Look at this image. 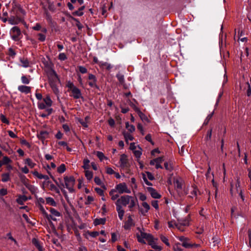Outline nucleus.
<instances>
[{
	"label": "nucleus",
	"instance_id": "nucleus-1",
	"mask_svg": "<svg viewBox=\"0 0 251 251\" xmlns=\"http://www.w3.org/2000/svg\"><path fill=\"white\" fill-rule=\"evenodd\" d=\"M137 203V200L130 195H123L119 198L115 202L116 211L120 220H123L125 214L123 206H128L130 211H133L134 208Z\"/></svg>",
	"mask_w": 251,
	"mask_h": 251
},
{
	"label": "nucleus",
	"instance_id": "nucleus-2",
	"mask_svg": "<svg viewBox=\"0 0 251 251\" xmlns=\"http://www.w3.org/2000/svg\"><path fill=\"white\" fill-rule=\"evenodd\" d=\"M244 188L241 186L240 180L239 177H236L235 178V182H232L230 184V194L232 196H236L238 195L242 201H244L245 198L243 195V191Z\"/></svg>",
	"mask_w": 251,
	"mask_h": 251
},
{
	"label": "nucleus",
	"instance_id": "nucleus-3",
	"mask_svg": "<svg viewBox=\"0 0 251 251\" xmlns=\"http://www.w3.org/2000/svg\"><path fill=\"white\" fill-rule=\"evenodd\" d=\"M67 86L68 88V91L71 92V97H73L75 99H78L82 98L80 90L75 86L73 83L70 81L68 82L67 83Z\"/></svg>",
	"mask_w": 251,
	"mask_h": 251
},
{
	"label": "nucleus",
	"instance_id": "nucleus-4",
	"mask_svg": "<svg viewBox=\"0 0 251 251\" xmlns=\"http://www.w3.org/2000/svg\"><path fill=\"white\" fill-rule=\"evenodd\" d=\"M115 188L120 194L124 193L130 194L131 192L130 189L128 187L127 185L125 182H122L116 184Z\"/></svg>",
	"mask_w": 251,
	"mask_h": 251
},
{
	"label": "nucleus",
	"instance_id": "nucleus-5",
	"mask_svg": "<svg viewBox=\"0 0 251 251\" xmlns=\"http://www.w3.org/2000/svg\"><path fill=\"white\" fill-rule=\"evenodd\" d=\"M10 34L12 39L15 41H19L22 36L20 29L16 26L11 29Z\"/></svg>",
	"mask_w": 251,
	"mask_h": 251
},
{
	"label": "nucleus",
	"instance_id": "nucleus-6",
	"mask_svg": "<svg viewBox=\"0 0 251 251\" xmlns=\"http://www.w3.org/2000/svg\"><path fill=\"white\" fill-rule=\"evenodd\" d=\"M64 181L65 183L66 187L68 189L70 192L74 191V185L75 183V179L73 176H66L64 177Z\"/></svg>",
	"mask_w": 251,
	"mask_h": 251
},
{
	"label": "nucleus",
	"instance_id": "nucleus-7",
	"mask_svg": "<svg viewBox=\"0 0 251 251\" xmlns=\"http://www.w3.org/2000/svg\"><path fill=\"white\" fill-rule=\"evenodd\" d=\"M47 75L50 85L51 83L56 84L59 82V79L58 77V76L57 75V74L52 69H49L47 71Z\"/></svg>",
	"mask_w": 251,
	"mask_h": 251
},
{
	"label": "nucleus",
	"instance_id": "nucleus-8",
	"mask_svg": "<svg viewBox=\"0 0 251 251\" xmlns=\"http://www.w3.org/2000/svg\"><path fill=\"white\" fill-rule=\"evenodd\" d=\"M120 167L121 170L127 169L129 165L127 156L126 154H122L120 156L119 160Z\"/></svg>",
	"mask_w": 251,
	"mask_h": 251
},
{
	"label": "nucleus",
	"instance_id": "nucleus-9",
	"mask_svg": "<svg viewBox=\"0 0 251 251\" xmlns=\"http://www.w3.org/2000/svg\"><path fill=\"white\" fill-rule=\"evenodd\" d=\"M152 236L151 234L144 232L141 231L139 234H137L138 241L143 244L146 243L145 241L148 242L149 240H151Z\"/></svg>",
	"mask_w": 251,
	"mask_h": 251
},
{
	"label": "nucleus",
	"instance_id": "nucleus-10",
	"mask_svg": "<svg viewBox=\"0 0 251 251\" xmlns=\"http://www.w3.org/2000/svg\"><path fill=\"white\" fill-rule=\"evenodd\" d=\"M178 240L182 242V246L185 248H191V243L190 239L185 236L177 237Z\"/></svg>",
	"mask_w": 251,
	"mask_h": 251
},
{
	"label": "nucleus",
	"instance_id": "nucleus-11",
	"mask_svg": "<svg viewBox=\"0 0 251 251\" xmlns=\"http://www.w3.org/2000/svg\"><path fill=\"white\" fill-rule=\"evenodd\" d=\"M150 209V206L147 202H143L141 204V207L139 208L141 214L145 216Z\"/></svg>",
	"mask_w": 251,
	"mask_h": 251
},
{
	"label": "nucleus",
	"instance_id": "nucleus-12",
	"mask_svg": "<svg viewBox=\"0 0 251 251\" xmlns=\"http://www.w3.org/2000/svg\"><path fill=\"white\" fill-rule=\"evenodd\" d=\"M163 157H157L154 159L151 160L150 161V164L151 165H155L156 169L162 168L161 164L163 161Z\"/></svg>",
	"mask_w": 251,
	"mask_h": 251
},
{
	"label": "nucleus",
	"instance_id": "nucleus-13",
	"mask_svg": "<svg viewBox=\"0 0 251 251\" xmlns=\"http://www.w3.org/2000/svg\"><path fill=\"white\" fill-rule=\"evenodd\" d=\"M134 226V223L132 218L131 216H128L127 220L123 226L124 228L126 230H129L131 227Z\"/></svg>",
	"mask_w": 251,
	"mask_h": 251
},
{
	"label": "nucleus",
	"instance_id": "nucleus-14",
	"mask_svg": "<svg viewBox=\"0 0 251 251\" xmlns=\"http://www.w3.org/2000/svg\"><path fill=\"white\" fill-rule=\"evenodd\" d=\"M88 79L90 80L89 82V85L91 87L99 88V87L97 84V78L95 75L93 74H89L88 75Z\"/></svg>",
	"mask_w": 251,
	"mask_h": 251
},
{
	"label": "nucleus",
	"instance_id": "nucleus-15",
	"mask_svg": "<svg viewBox=\"0 0 251 251\" xmlns=\"http://www.w3.org/2000/svg\"><path fill=\"white\" fill-rule=\"evenodd\" d=\"M76 1H77L80 5L82 4L84 2L83 0H71V2L67 3V6L70 10H72L75 7H77Z\"/></svg>",
	"mask_w": 251,
	"mask_h": 251
},
{
	"label": "nucleus",
	"instance_id": "nucleus-16",
	"mask_svg": "<svg viewBox=\"0 0 251 251\" xmlns=\"http://www.w3.org/2000/svg\"><path fill=\"white\" fill-rule=\"evenodd\" d=\"M147 190L151 194V197L154 199H160L161 197L157 191L152 187H148Z\"/></svg>",
	"mask_w": 251,
	"mask_h": 251
},
{
	"label": "nucleus",
	"instance_id": "nucleus-17",
	"mask_svg": "<svg viewBox=\"0 0 251 251\" xmlns=\"http://www.w3.org/2000/svg\"><path fill=\"white\" fill-rule=\"evenodd\" d=\"M109 194L111 200L113 201L118 200L120 194L118 193V191L115 188L111 189Z\"/></svg>",
	"mask_w": 251,
	"mask_h": 251
},
{
	"label": "nucleus",
	"instance_id": "nucleus-18",
	"mask_svg": "<svg viewBox=\"0 0 251 251\" xmlns=\"http://www.w3.org/2000/svg\"><path fill=\"white\" fill-rule=\"evenodd\" d=\"M148 243L152 249L158 251H161L162 250V247L156 245L152 236L151 237V240H149Z\"/></svg>",
	"mask_w": 251,
	"mask_h": 251
},
{
	"label": "nucleus",
	"instance_id": "nucleus-19",
	"mask_svg": "<svg viewBox=\"0 0 251 251\" xmlns=\"http://www.w3.org/2000/svg\"><path fill=\"white\" fill-rule=\"evenodd\" d=\"M18 90L21 93L28 94L31 92V87L25 85H20L18 87Z\"/></svg>",
	"mask_w": 251,
	"mask_h": 251
},
{
	"label": "nucleus",
	"instance_id": "nucleus-20",
	"mask_svg": "<svg viewBox=\"0 0 251 251\" xmlns=\"http://www.w3.org/2000/svg\"><path fill=\"white\" fill-rule=\"evenodd\" d=\"M131 133L126 131L123 132L125 141L127 144L128 143L129 141H133L134 140V137Z\"/></svg>",
	"mask_w": 251,
	"mask_h": 251
},
{
	"label": "nucleus",
	"instance_id": "nucleus-21",
	"mask_svg": "<svg viewBox=\"0 0 251 251\" xmlns=\"http://www.w3.org/2000/svg\"><path fill=\"white\" fill-rule=\"evenodd\" d=\"M21 22V18L17 17H15L14 16H11L8 19V22L10 24L14 25H18Z\"/></svg>",
	"mask_w": 251,
	"mask_h": 251
},
{
	"label": "nucleus",
	"instance_id": "nucleus-22",
	"mask_svg": "<svg viewBox=\"0 0 251 251\" xmlns=\"http://www.w3.org/2000/svg\"><path fill=\"white\" fill-rule=\"evenodd\" d=\"M50 212L51 213L52 215H48L47 217L48 218L50 219V218L53 221H56V219L53 217V216L59 217L60 216V214L59 212H58L57 211H56L55 209L51 208L50 209Z\"/></svg>",
	"mask_w": 251,
	"mask_h": 251
},
{
	"label": "nucleus",
	"instance_id": "nucleus-23",
	"mask_svg": "<svg viewBox=\"0 0 251 251\" xmlns=\"http://www.w3.org/2000/svg\"><path fill=\"white\" fill-rule=\"evenodd\" d=\"M38 138L42 140H44L49 137V132L46 130H41L37 135Z\"/></svg>",
	"mask_w": 251,
	"mask_h": 251
},
{
	"label": "nucleus",
	"instance_id": "nucleus-24",
	"mask_svg": "<svg viewBox=\"0 0 251 251\" xmlns=\"http://www.w3.org/2000/svg\"><path fill=\"white\" fill-rule=\"evenodd\" d=\"M85 8V6L83 5L81 6L80 7H79L78 10L74 11L72 13V14L74 16H81L83 15V10Z\"/></svg>",
	"mask_w": 251,
	"mask_h": 251
},
{
	"label": "nucleus",
	"instance_id": "nucleus-25",
	"mask_svg": "<svg viewBox=\"0 0 251 251\" xmlns=\"http://www.w3.org/2000/svg\"><path fill=\"white\" fill-rule=\"evenodd\" d=\"M32 243L38 249L39 251H44V249L41 245L40 242L35 238H33L32 240Z\"/></svg>",
	"mask_w": 251,
	"mask_h": 251
},
{
	"label": "nucleus",
	"instance_id": "nucleus-26",
	"mask_svg": "<svg viewBox=\"0 0 251 251\" xmlns=\"http://www.w3.org/2000/svg\"><path fill=\"white\" fill-rule=\"evenodd\" d=\"M174 184L177 190H181L182 188L183 181L181 179H176L174 181Z\"/></svg>",
	"mask_w": 251,
	"mask_h": 251
},
{
	"label": "nucleus",
	"instance_id": "nucleus-27",
	"mask_svg": "<svg viewBox=\"0 0 251 251\" xmlns=\"http://www.w3.org/2000/svg\"><path fill=\"white\" fill-rule=\"evenodd\" d=\"M33 175L39 179H44L45 180H48L49 179V177L47 175H44L40 174L36 171L33 172Z\"/></svg>",
	"mask_w": 251,
	"mask_h": 251
},
{
	"label": "nucleus",
	"instance_id": "nucleus-28",
	"mask_svg": "<svg viewBox=\"0 0 251 251\" xmlns=\"http://www.w3.org/2000/svg\"><path fill=\"white\" fill-rule=\"evenodd\" d=\"M106 222L105 218H96L94 221L95 226H98L100 225H104Z\"/></svg>",
	"mask_w": 251,
	"mask_h": 251
},
{
	"label": "nucleus",
	"instance_id": "nucleus-29",
	"mask_svg": "<svg viewBox=\"0 0 251 251\" xmlns=\"http://www.w3.org/2000/svg\"><path fill=\"white\" fill-rule=\"evenodd\" d=\"M83 164L82 168L84 169V171L89 170L91 165H90V160L88 159H84Z\"/></svg>",
	"mask_w": 251,
	"mask_h": 251
},
{
	"label": "nucleus",
	"instance_id": "nucleus-30",
	"mask_svg": "<svg viewBox=\"0 0 251 251\" xmlns=\"http://www.w3.org/2000/svg\"><path fill=\"white\" fill-rule=\"evenodd\" d=\"M99 66L101 68H105L107 70H110L112 68V66L110 64L108 63L107 62L103 61L100 62Z\"/></svg>",
	"mask_w": 251,
	"mask_h": 251
},
{
	"label": "nucleus",
	"instance_id": "nucleus-31",
	"mask_svg": "<svg viewBox=\"0 0 251 251\" xmlns=\"http://www.w3.org/2000/svg\"><path fill=\"white\" fill-rule=\"evenodd\" d=\"M32 29L37 31L41 30V31L45 34L47 31V29L46 28H42L41 25L39 23H37L35 26L32 27Z\"/></svg>",
	"mask_w": 251,
	"mask_h": 251
},
{
	"label": "nucleus",
	"instance_id": "nucleus-32",
	"mask_svg": "<svg viewBox=\"0 0 251 251\" xmlns=\"http://www.w3.org/2000/svg\"><path fill=\"white\" fill-rule=\"evenodd\" d=\"M85 176L88 181H90L93 177V173L89 170L84 171Z\"/></svg>",
	"mask_w": 251,
	"mask_h": 251
},
{
	"label": "nucleus",
	"instance_id": "nucleus-33",
	"mask_svg": "<svg viewBox=\"0 0 251 251\" xmlns=\"http://www.w3.org/2000/svg\"><path fill=\"white\" fill-rule=\"evenodd\" d=\"M57 83L54 84L53 83H51V87L52 88V89L54 92V93L57 96V99L59 100V90L57 87L56 85Z\"/></svg>",
	"mask_w": 251,
	"mask_h": 251
},
{
	"label": "nucleus",
	"instance_id": "nucleus-34",
	"mask_svg": "<svg viewBox=\"0 0 251 251\" xmlns=\"http://www.w3.org/2000/svg\"><path fill=\"white\" fill-rule=\"evenodd\" d=\"M89 118V117L88 116H86L84 120L82 119H79L78 122L84 128H86L88 127L87 123H88Z\"/></svg>",
	"mask_w": 251,
	"mask_h": 251
},
{
	"label": "nucleus",
	"instance_id": "nucleus-35",
	"mask_svg": "<svg viewBox=\"0 0 251 251\" xmlns=\"http://www.w3.org/2000/svg\"><path fill=\"white\" fill-rule=\"evenodd\" d=\"M96 155L100 161H102L104 159L108 160V159L107 157L104 155L103 152L100 151H97L96 152Z\"/></svg>",
	"mask_w": 251,
	"mask_h": 251
},
{
	"label": "nucleus",
	"instance_id": "nucleus-36",
	"mask_svg": "<svg viewBox=\"0 0 251 251\" xmlns=\"http://www.w3.org/2000/svg\"><path fill=\"white\" fill-rule=\"evenodd\" d=\"M126 128L130 133H133L135 130V126L132 125H129L128 122L126 123Z\"/></svg>",
	"mask_w": 251,
	"mask_h": 251
},
{
	"label": "nucleus",
	"instance_id": "nucleus-37",
	"mask_svg": "<svg viewBox=\"0 0 251 251\" xmlns=\"http://www.w3.org/2000/svg\"><path fill=\"white\" fill-rule=\"evenodd\" d=\"M27 198L25 196H20L17 199V202L21 205L23 204V202L27 200Z\"/></svg>",
	"mask_w": 251,
	"mask_h": 251
},
{
	"label": "nucleus",
	"instance_id": "nucleus-38",
	"mask_svg": "<svg viewBox=\"0 0 251 251\" xmlns=\"http://www.w3.org/2000/svg\"><path fill=\"white\" fill-rule=\"evenodd\" d=\"M20 62L22 64V66L27 68L29 66V62L26 58H21Z\"/></svg>",
	"mask_w": 251,
	"mask_h": 251
},
{
	"label": "nucleus",
	"instance_id": "nucleus-39",
	"mask_svg": "<svg viewBox=\"0 0 251 251\" xmlns=\"http://www.w3.org/2000/svg\"><path fill=\"white\" fill-rule=\"evenodd\" d=\"M134 156L137 158H139L142 154V149L141 148L138 146V149L134 151L133 152Z\"/></svg>",
	"mask_w": 251,
	"mask_h": 251
},
{
	"label": "nucleus",
	"instance_id": "nucleus-40",
	"mask_svg": "<svg viewBox=\"0 0 251 251\" xmlns=\"http://www.w3.org/2000/svg\"><path fill=\"white\" fill-rule=\"evenodd\" d=\"M116 77L117 79H118L121 85H124V83L125 82V78L124 76L121 74H118L116 75Z\"/></svg>",
	"mask_w": 251,
	"mask_h": 251
},
{
	"label": "nucleus",
	"instance_id": "nucleus-41",
	"mask_svg": "<svg viewBox=\"0 0 251 251\" xmlns=\"http://www.w3.org/2000/svg\"><path fill=\"white\" fill-rule=\"evenodd\" d=\"M26 187L31 192L32 194H35L36 192L37 188L30 184L26 185Z\"/></svg>",
	"mask_w": 251,
	"mask_h": 251
},
{
	"label": "nucleus",
	"instance_id": "nucleus-42",
	"mask_svg": "<svg viewBox=\"0 0 251 251\" xmlns=\"http://www.w3.org/2000/svg\"><path fill=\"white\" fill-rule=\"evenodd\" d=\"M198 190L197 188L195 186H192L191 188V191L190 192L191 196L190 197L191 198H193L194 197H196L197 195V192Z\"/></svg>",
	"mask_w": 251,
	"mask_h": 251
},
{
	"label": "nucleus",
	"instance_id": "nucleus-43",
	"mask_svg": "<svg viewBox=\"0 0 251 251\" xmlns=\"http://www.w3.org/2000/svg\"><path fill=\"white\" fill-rule=\"evenodd\" d=\"M160 238L161 239V240L168 247H170V244L169 243V240H168V239L167 238V237L163 235H161L160 236Z\"/></svg>",
	"mask_w": 251,
	"mask_h": 251
},
{
	"label": "nucleus",
	"instance_id": "nucleus-44",
	"mask_svg": "<svg viewBox=\"0 0 251 251\" xmlns=\"http://www.w3.org/2000/svg\"><path fill=\"white\" fill-rule=\"evenodd\" d=\"M44 101L48 106H50L51 105L52 101L49 96H47L44 99Z\"/></svg>",
	"mask_w": 251,
	"mask_h": 251
},
{
	"label": "nucleus",
	"instance_id": "nucleus-45",
	"mask_svg": "<svg viewBox=\"0 0 251 251\" xmlns=\"http://www.w3.org/2000/svg\"><path fill=\"white\" fill-rule=\"evenodd\" d=\"M10 179L9 175L8 173H4L1 175V181L5 182Z\"/></svg>",
	"mask_w": 251,
	"mask_h": 251
},
{
	"label": "nucleus",
	"instance_id": "nucleus-46",
	"mask_svg": "<svg viewBox=\"0 0 251 251\" xmlns=\"http://www.w3.org/2000/svg\"><path fill=\"white\" fill-rule=\"evenodd\" d=\"M25 163L27 164L31 168H33L36 165L35 163L33 162L31 159L30 158H26L25 159Z\"/></svg>",
	"mask_w": 251,
	"mask_h": 251
},
{
	"label": "nucleus",
	"instance_id": "nucleus-47",
	"mask_svg": "<svg viewBox=\"0 0 251 251\" xmlns=\"http://www.w3.org/2000/svg\"><path fill=\"white\" fill-rule=\"evenodd\" d=\"M182 245L179 243H176L173 247L174 251H182V249L181 248Z\"/></svg>",
	"mask_w": 251,
	"mask_h": 251
},
{
	"label": "nucleus",
	"instance_id": "nucleus-48",
	"mask_svg": "<svg viewBox=\"0 0 251 251\" xmlns=\"http://www.w3.org/2000/svg\"><path fill=\"white\" fill-rule=\"evenodd\" d=\"M21 80L23 84H28L30 82L29 79L25 75H23L21 77Z\"/></svg>",
	"mask_w": 251,
	"mask_h": 251
},
{
	"label": "nucleus",
	"instance_id": "nucleus-49",
	"mask_svg": "<svg viewBox=\"0 0 251 251\" xmlns=\"http://www.w3.org/2000/svg\"><path fill=\"white\" fill-rule=\"evenodd\" d=\"M1 161L3 165H6L11 162V160L7 156H4Z\"/></svg>",
	"mask_w": 251,
	"mask_h": 251
},
{
	"label": "nucleus",
	"instance_id": "nucleus-50",
	"mask_svg": "<svg viewBox=\"0 0 251 251\" xmlns=\"http://www.w3.org/2000/svg\"><path fill=\"white\" fill-rule=\"evenodd\" d=\"M38 36V40L41 42H44L46 40V35L44 33H38L37 34Z\"/></svg>",
	"mask_w": 251,
	"mask_h": 251
},
{
	"label": "nucleus",
	"instance_id": "nucleus-51",
	"mask_svg": "<svg viewBox=\"0 0 251 251\" xmlns=\"http://www.w3.org/2000/svg\"><path fill=\"white\" fill-rule=\"evenodd\" d=\"M168 224L169 228H175L178 226V224H176V223L173 221L168 222Z\"/></svg>",
	"mask_w": 251,
	"mask_h": 251
},
{
	"label": "nucleus",
	"instance_id": "nucleus-52",
	"mask_svg": "<svg viewBox=\"0 0 251 251\" xmlns=\"http://www.w3.org/2000/svg\"><path fill=\"white\" fill-rule=\"evenodd\" d=\"M0 119L1 121L4 124H6L7 125L9 124V121L7 119V118L2 114H1L0 115Z\"/></svg>",
	"mask_w": 251,
	"mask_h": 251
},
{
	"label": "nucleus",
	"instance_id": "nucleus-53",
	"mask_svg": "<svg viewBox=\"0 0 251 251\" xmlns=\"http://www.w3.org/2000/svg\"><path fill=\"white\" fill-rule=\"evenodd\" d=\"M78 69L79 70V71L81 74H86L87 72V69L84 66H78Z\"/></svg>",
	"mask_w": 251,
	"mask_h": 251
},
{
	"label": "nucleus",
	"instance_id": "nucleus-54",
	"mask_svg": "<svg viewBox=\"0 0 251 251\" xmlns=\"http://www.w3.org/2000/svg\"><path fill=\"white\" fill-rule=\"evenodd\" d=\"M94 200V198L92 196H88L87 197V199L86 201L85 202V204L86 205L90 204L92 201Z\"/></svg>",
	"mask_w": 251,
	"mask_h": 251
},
{
	"label": "nucleus",
	"instance_id": "nucleus-55",
	"mask_svg": "<svg viewBox=\"0 0 251 251\" xmlns=\"http://www.w3.org/2000/svg\"><path fill=\"white\" fill-rule=\"evenodd\" d=\"M46 202L47 203L50 204L51 205H55V202L54 200L50 197L47 198L46 199Z\"/></svg>",
	"mask_w": 251,
	"mask_h": 251
},
{
	"label": "nucleus",
	"instance_id": "nucleus-56",
	"mask_svg": "<svg viewBox=\"0 0 251 251\" xmlns=\"http://www.w3.org/2000/svg\"><path fill=\"white\" fill-rule=\"evenodd\" d=\"M164 167L166 170L169 171H171L173 169V166L171 163L165 162L164 163Z\"/></svg>",
	"mask_w": 251,
	"mask_h": 251
},
{
	"label": "nucleus",
	"instance_id": "nucleus-57",
	"mask_svg": "<svg viewBox=\"0 0 251 251\" xmlns=\"http://www.w3.org/2000/svg\"><path fill=\"white\" fill-rule=\"evenodd\" d=\"M105 171L107 174L111 175H114L115 172L112 168L109 167H107L105 168Z\"/></svg>",
	"mask_w": 251,
	"mask_h": 251
},
{
	"label": "nucleus",
	"instance_id": "nucleus-58",
	"mask_svg": "<svg viewBox=\"0 0 251 251\" xmlns=\"http://www.w3.org/2000/svg\"><path fill=\"white\" fill-rule=\"evenodd\" d=\"M94 181L97 185L101 186L102 184V182L99 177L96 176L94 178Z\"/></svg>",
	"mask_w": 251,
	"mask_h": 251
},
{
	"label": "nucleus",
	"instance_id": "nucleus-59",
	"mask_svg": "<svg viewBox=\"0 0 251 251\" xmlns=\"http://www.w3.org/2000/svg\"><path fill=\"white\" fill-rule=\"evenodd\" d=\"M148 179H149L150 180H152L154 179L153 175L149 172H146V176H145Z\"/></svg>",
	"mask_w": 251,
	"mask_h": 251
},
{
	"label": "nucleus",
	"instance_id": "nucleus-60",
	"mask_svg": "<svg viewBox=\"0 0 251 251\" xmlns=\"http://www.w3.org/2000/svg\"><path fill=\"white\" fill-rule=\"evenodd\" d=\"M95 190L99 195L104 196V192L101 188H95Z\"/></svg>",
	"mask_w": 251,
	"mask_h": 251
},
{
	"label": "nucleus",
	"instance_id": "nucleus-61",
	"mask_svg": "<svg viewBox=\"0 0 251 251\" xmlns=\"http://www.w3.org/2000/svg\"><path fill=\"white\" fill-rule=\"evenodd\" d=\"M246 85L247 86V95L250 96L251 95V87L249 82L246 83Z\"/></svg>",
	"mask_w": 251,
	"mask_h": 251
},
{
	"label": "nucleus",
	"instance_id": "nucleus-62",
	"mask_svg": "<svg viewBox=\"0 0 251 251\" xmlns=\"http://www.w3.org/2000/svg\"><path fill=\"white\" fill-rule=\"evenodd\" d=\"M118 234L116 233H111V241L112 242H115L117 240Z\"/></svg>",
	"mask_w": 251,
	"mask_h": 251
},
{
	"label": "nucleus",
	"instance_id": "nucleus-63",
	"mask_svg": "<svg viewBox=\"0 0 251 251\" xmlns=\"http://www.w3.org/2000/svg\"><path fill=\"white\" fill-rule=\"evenodd\" d=\"M139 200L141 201H143V202H145L144 201L146 200L147 197L146 196L143 194V193H139Z\"/></svg>",
	"mask_w": 251,
	"mask_h": 251
},
{
	"label": "nucleus",
	"instance_id": "nucleus-64",
	"mask_svg": "<svg viewBox=\"0 0 251 251\" xmlns=\"http://www.w3.org/2000/svg\"><path fill=\"white\" fill-rule=\"evenodd\" d=\"M249 237V246L251 248V229H249L248 231Z\"/></svg>",
	"mask_w": 251,
	"mask_h": 251
}]
</instances>
